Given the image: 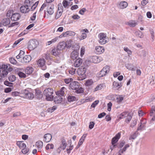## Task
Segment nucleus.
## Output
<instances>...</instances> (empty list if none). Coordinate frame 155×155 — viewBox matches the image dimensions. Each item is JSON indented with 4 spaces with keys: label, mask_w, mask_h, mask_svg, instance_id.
I'll return each instance as SVG.
<instances>
[{
    "label": "nucleus",
    "mask_w": 155,
    "mask_h": 155,
    "mask_svg": "<svg viewBox=\"0 0 155 155\" xmlns=\"http://www.w3.org/2000/svg\"><path fill=\"white\" fill-rule=\"evenodd\" d=\"M18 75L21 78H25L26 75L25 74L22 72H19L18 73Z\"/></svg>",
    "instance_id": "nucleus-52"
},
{
    "label": "nucleus",
    "mask_w": 155,
    "mask_h": 155,
    "mask_svg": "<svg viewBox=\"0 0 155 155\" xmlns=\"http://www.w3.org/2000/svg\"><path fill=\"white\" fill-rule=\"evenodd\" d=\"M93 83V81L91 79L87 80L85 83V85L87 86H89L91 85Z\"/></svg>",
    "instance_id": "nucleus-40"
},
{
    "label": "nucleus",
    "mask_w": 155,
    "mask_h": 155,
    "mask_svg": "<svg viewBox=\"0 0 155 155\" xmlns=\"http://www.w3.org/2000/svg\"><path fill=\"white\" fill-rule=\"evenodd\" d=\"M21 16L20 13H16L12 14L10 18L12 21H16L19 20Z\"/></svg>",
    "instance_id": "nucleus-11"
},
{
    "label": "nucleus",
    "mask_w": 155,
    "mask_h": 155,
    "mask_svg": "<svg viewBox=\"0 0 155 155\" xmlns=\"http://www.w3.org/2000/svg\"><path fill=\"white\" fill-rule=\"evenodd\" d=\"M24 94L25 97L30 100H32L34 97V94L26 90H25L24 91Z\"/></svg>",
    "instance_id": "nucleus-8"
},
{
    "label": "nucleus",
    "mask_w": 155,
    "mask_h": 155,
    "mask_svg": "<svg viewBox=\"0 0 155 155\" xmlns=\"http://www.w3.org/2000/svg\"><path fill=\"white\" fill-rule=\"evenodd\" d=\"M52 52L53 55L56 56L58 55L60 52V50L57 47L53 49Z\"/></svg>",
    "instance_id": "nucleus-24"
},
{
    "label": "nucleus",
    "mask_w": 155,
    "mask_h": 155,
    "mask_svg": "<svg viewBox=\"0 0 155 155\" xmlns=\"http://www.w3.org/2000/svg\"><path fill=\"white\" fill-rule=\"evenodd\" d=\"M2 22L4 26H6L10 24V20L9 18H5L2 20Z\"/></svg>",
    "instance_id": "nucleus-26"
},
{
    "label": "nucleus",
    "mask_w": 155,
    "mask_h": 155,
    "mask_svg": "<svg viewBox=\"0 0 155 155\" xmlns=\"http://www.w3.org/2000/svg\"><path fill=\"white\" fill-rule=\"evenodd\" d=\"M9 60L10 63L13 64H16L17 62L16 60L13 58H11Z\"/></svg>",
    "instance_id": "nucleus-62"
},
{
    "label": "nucleus",
    "mask_w": 155,
    "mask_h": 155,
    "mask_svg": "<svg viewBox=\"0 0 155 155\" xmlns=\"http://www.w3.org/2000/svg\"><path fill=\"white\" fill-rule=\"evenodd\" d=\"M19 24V22H16L12 23L8 26L9 28L13 27L15 25H18Z\"/></svg>",
    "instance_id": "nucleus-61"
},
{
    "label": "nucleus",
    "mask_w": 155,
    "mask_h": 155,
    "mask_svg": "<svg viewBox=\"0 0 155 155\" xmlns=\"http://www.w3.org/2000/svg\"><path fill=\"white\" fill-rule=\"evenodd\" d=\"M32 3L29 0H25L24 2L25 5L29 8L31 6Z\"/></svg>",
    "instance_id": "nucleus-37"
},
{
    "label": "nucleus",
    "mask_w": 155,
    "mask_h": 155,
    "mask_svg": "<svg viewBox=\"0 0 155 155\" xmlns=\"http://www.w3.org/2000/svg\"><path fill=\"white\" fill-rule=\"evenodd\" d=\"M43 143L40 140L37 141L36 143V145L38 149H41L43 147Z\"/></svg>",
    "instance_id": "nucleus-29"
},
{
    "label": "nucleus",
    "mask_w": 155,
    "mask_h": 155,
    "mask_svg": "<svg viewBox=\"0 0 155 155\" xmlns=\"http://www.w3.org/2000/svg\"><path fill=\"white\" fill-rule=\"evenodd\" d=\"M76 99V98L74 96H71L69 95L68 97V100L69 102H71L75 101Z\"/></svg>",
    "instance_id": "nucleus-39"
},
{
    "label": "nucleus",
    "mask_w": 155,
    "mask_h": 155,
    "mask_svg": "<svg viewBox=\"0 0 155 155\" xmlns=\"http://www.w3.org/2000/svg\"><path fill=\"white\" fill-rule=\"evenodd\" d=\"M98 37L99 38V42L102 45L106 43L107 41L106 40V35L105 33H101L98 35Z\"/></svg>",
    "instance_id": "nucleus-3"
},
{
    "label": "nucleus",
    "mask_w": 155,
    "mask_h": 155,
    "mask_svg": "<svg viewBox=\"0 0 155 155\" xmlns=\"http://www.w3.org/2000/svg\"><path fill=\"white\" fill-rule=\"evenodd\" d=\"M62 101V98L61 96L57 95L54 98V101L56 104H60Z\"/></svg>",
    "instance_id": "nucleus-18"
},
{
    "label": "nucleus",
    "mask_w": 155,
    "mask_h": 155,
    "mask_svg": "<svg viewBox=\"0 0 155 155\" xmlns=\"http://www.w3.org/2000/svg\"><path fill=\"white\" fill-rule=\"evenodd\" d=\"M95 52L97 54L102 53L104 51V48L102 46H97L95 48Z\"/></svg>",
    "instance_id": "nucleus-12"
},
{
    "label": "nucleus",
    "mask_w": 155,
    "mask_h": 155,
    "mask_svg": "<svg viewBox=\"0 0 155 155\" xmlns=\"http://www.w3.org/2000/svg\"><path fill=\"white\" fill-rule=\"evenodd\" d=\"M82 63V59L78 58L77 59L74 63V65L75 67H79Z\"/></svg>",
    "instance_id": "nucleus-22"
},
{
    "label": "nucleus",
    "mask_w": 155,
    "mask_h": 155,
    "mask_svg": "<svg viewBox=\"0 0 155 155\" xmlns=\"http://www.w3.org/2000/svg\"><path fill=\"white\" fill-rule=\"evenodd\" d=\"M65 37H68L71 36H74L75 33L74 32L71 31H67L64 32Z\"/></svg>",
    "instance_id": "nucleus-28"
},
{
    "label": "nucleus",
    "mask_w": 155,
    "mask_h": 155,
    "mask_svg": "<svg viewBox=\"0 0 155 155\" xmlns=\"http://www.w3.org/2000/svg\"><path fill=\"white\" fill-rule=\"evenodd\" d=\"M57 108L56 106H54L52 107H50L48 109V112L52 113Z\"/></svg>",
    "instance_id": "nucleus-41"
},
{
    "label": "nucleus",
    "mask_w": 155,
    "mask_h": 155,
    "mask_svg": "<svg viewBox=\"0 0 155 155\" xmlns=\"http://www.w3.org/2000/svg\"><path fill=\"white\" fill-rule=\"evenodd\" d=\"M99 102L98 100H96L91 105V107L94 108Z\"/></svg>",
    "instance_id": "nucleus-56"
},
{
    "label": "nucleus",
    "mask_w": 155,
    "mask_h": 155,
    "mask_svg": "<svg viewBox=\"0 0 155 155\" xmlns=\"http://www.w3.org/2000/svg\"><path fill=\"white\" fill-rule=\"evenodd\" d=\"M54 146L53 144H48L46 147V149L48 150L49 149H53L54 148Z\"/></svg>",
    "instance_id": "nucleus-49"
},
{
    "label": "nucleus",
    "mask_w": 155,
    "mask_h": 155,
    "mask_svg": "<svg viewBox=\"0 0 155 155\" xmlns=\"http://www.w3.org/2000/svg\"><path fill=\"white\" fill-rule=\"evenodd\" d=\"M95 124V123L93 121H91L90 122L89 126V128L90 129H92L94 127Z\"/></svg>",
    "instance_id": "nucleus-57"
},
{
    "label": "nucleus",
    "mask_w": 155,
    "mask_h": 155,
    "mask_svg": "<svg viewBox=\"0 0 155 155\" xmlns=\"http://www.w3.org/2000/svg\"><path fill=\"white\" fill-rule=\"evenodd\" d=\"M142 124H139V126L137 128V130H142L145 129L146 126L144 125H142Z\"/></svg>",
    "instance_id": "nucleus-38"
},
{
    "label": "nucleus",
    "mask_w": 155,
    "mask_h": 155,
    "mask_svg": "<svg viewBox=\"0 0 155 155\" xmlns=\"http://www.w3.org/2000/svg\"><path fill=\"white\" fill-rule=\"evenodd\" d=\"M102 61V58L97 56H94L90 57L89 61L94 63L100 62Z\"/></svg>",
    "instance_id": "nucleus-6"
},
{
    "label": "nucleus",
    "mask_w": 155,
    "mask_h": 155,
    "mask_svg": "<svg viewBox=\"0 0 155 155\" xmlns=\"http://www.w3.org/2000/svg\"><path fill=\"white\" fill-rule=\"evenodd\" d=\"M51 138V135L49 134H47L44 135L43 141L46 142H48L50 141Z\"/></svg>",
    "instance_id": "nucleus-15"
},
{
    "label": "nucleus",
    "mask_w": 155,
    "mask_h": 155,
    "mask_svg": "<svg viewBox=\"0 0 155 155\" xmlns=\"http://www.w3.org/2000/svg\"><path fill=\"white\" fill-rule=\"evenodd\" d=\"M124 50L126 51L129 55H131V51L127 47H124Z\"/></svg>",
    "instance_id": "nucleus-58"
},
{
    "label": "nucleus",
    "mask_w": 155,
    "mask_h": 155,
    "mask_svg": "<svg viewBox=\"0 0 155 155\" xmlns=\"http://www.w3.org/2000/svg\"><path fill=\"white\" fill-rule=\"evenodd\" d=\"M66 88L64 87H62L59 91L56 92V94L57 95L61 96H64V91Z\"/></svg>",
    "instance_id": "nucleus-20"
},
{
    "label": "nucleus",
    "mask_w": 155,
    "mask_h": 155,
    "mask_svg": "<svg viewBox=\"0 0 155 155\" xmlns=\"http://www.w3.org/2000/svg\"><path fill=\"white\" fill-rule=\"evenodd\" d=\"M122 86V85L120 83H118L116 81H114L113 83V87L117 90H119Z\"/></svg>",
    "instance_id": "nucleus-21"
},
{
    "label": "nucleus",
    "mask_w": 155,
    "mask_h": 155,
    "mask_svg": "<svg viewBox=\"0 0 155 155\" xmlns=\"http://www.w3.org/2000/svg\"><path fill=\"white\" fill-rule=\"evenodd\" d=\"M125 143V141L124 140L120 141L117 144V148L121 149L124 145Z\"/></svg>",
    "instance_id": "nucleus-32"
},
{
    "label": "nucleus",
    "mask_w": 155,
    "mask_h": 155,
    "mask_svg": "<svg viewBox=\"0 0 155 155\" xmlns=\"http://www.w3.org/2000/svg\"><path fill=\"white\" fill-rule=\"evenodd\" d=\"M4 84L5 85L9 87L12 86L13 84L12 83L8 81H5L4 82Z\"/></svg>",
    "instance_id": "nucleus-59"
},
{
    "label": "nucleus",
    "mask_w": 155,
    "mask_h": 155,
    "mask_svg": "<svg viewBox=\"0 0 155 155\" xmlns=\"http://www.w3.org/2000/svg\"><path fill=\"white\" fill-rule=\"evenodd\" d=\"M116 99L117 103L118 104H120L122 102V101L124 99V97L122 95H119L118 97H117Z\"/></svg>",
    "instance_id": "nucleus-34"
},
{
    "label": "nucleus",
    "mask_w": 155,
    "mask_h": 155,
    "mask_svg": "<svg viewBox=\"0 0 155 155\" xmlns=\"http://www.w3.org/2000/svg\"><path fill=\"white\" fill-rule=\"evenodd\" d=\"M129 114L127 112H124L120 114L119 118L120 119L124 118L128 116Z\"/></svg>",
    "instance_id": "nucleus-33"
},
{
    "label": "nucleus",
    "mask_w": 155,
    "mask_h": 155,
    "mask_svg": "<svg viewBox=\"0 0 155 155\" xmlns=\"http://www.w3.org/2000/svg\"><path fill=\"white\" fill-rule=\"evenodd\" d=\"M31 57L29 55L25 56L23 58L24 63H27L29 62L31 60Z\"/></svg>",
    "instance_id": "nucleus-25"
},
{
    "label": "nucleus",
    "mask_w": 155,
    "mask_h": 155,
    "mask_svg": "<svg viewBox=\"0 0 155 155\" xmlns=\"http://www.w3.org/2000/svg\"><path fill=\"white\" fill-rule=\"evenodd\" d=\"M135 35L136 36L141 38H143V33L140 30L136 31L135 32Z\"/></svg>",
    "instance_id": "nucleus-35"
},
{
    "label": "nucleus",
    "mask_w": 155,
    "mask_h": 155,
    "mask_svg": "<svg viewBox=\"0 0 155 155\" xmlns=\"http://www.w3.org/2000/svg\"><path fill=\"white\" fill-rule=\"evenodd\" d=\"M70 87L71 89L76 90L79 88V84L78 81H73L70 83Z\"/></svg>",
    "instance_id": "nucleus-9"
},
{
    "label": "nucleus",
    "mask_w": 155,
    "mask_h": 155,
    "mask_svg": "<svg viewBox=\"0 0 155 155\" xmlns=\"http://www.w3.org/2000/svg\"><path fill=\"white\" fill-rule=\"evenodd\" d=\"M67 43L68 42H67ZM67 45V43H66L64 41L61 42L59 43L57 48L61 51L64 49Z\"/></svg>",
    "instance_id": "nucleus-14"
},
{
    "label": "nucleus",
    "mask_w": 155,
    "mask_h": 155,
    "mask_svg": "<svg viewBox=\"0 0 155 155\" xmlns=\"http://www.w3.org/2000/svg\"><path fill=\"white\" fill-rule=\"evenodd\" d=\"M21 12L23 13L28 12L30 11L29 8L25 5H23L20 8Z\"/></svg>",
    "instance_id": "nucleus-17"
},
{
    "label": "nucleus",
    "mask_w": 155,
    "mask_h": 155,
    "mask_svg": "<svg viewBox=\"0 0 155 155\" xmlns=\"http://www.w3.org/2000/svg\"><path fill=\"white\" fill-rule=\"evenodd\" d=\"M121 136L120 132H119L115 135V136L113 137L111 141V144H114L116 143L118 141L119 139L120 138Z\"/></svg>",
    "instance_id": "nucleus-10"
},
{
    "label": "nucleus",
    "mask_w": 155,
    "mask_h": 155,
    "mask_svg": "<svg viewBox=\"0 0 155 155\" xmlns=\"http://www.w3.org/2000/svg\"><path fill=\"white\" fill-rule=\"evenodd\" d=\"M73 80V79L72 78H68L65 79L64 80V82L66 84H69Z\"/></svg>",
    "instance_id": "nucleus-53"
},
{
    "label": "nucleus",
    "mask_w": 155,
    "mask_h": 155,
    "mask_svg": "<svg viewBox=\"0 0 155 155\" xmlns=\"http://www.w3.org/2000/svg\"><path fill=\"white\" fill-rule=\"evenodd\" d=\"M86 10L85 8H83L79 11V13L81 15H83L84 12H86Z\"/></svg>",
    "instance_id": "nucleus-63"
},
{
    "label": "nucleus",
    "mask_w": 155,
    "mask_h": 155,
    "mask_svg": "<svg viewBox=\"0 0 155 155\" xmlns=\"http://www.w3.org/2000/svg\"><path fill=\"white\" fill-rule=\"evenodd\" d=\"M54 6L53 4H51L48 6L47 11L49 15H51L54 13Z\"/></svg>",
    "instance_id": "nucleus-16"
},
{
    "label": "nucleus",
    "mask_w": 155,
    "mask_h": 155,
    "mask_svg": "<svg viewBox=\"0 0 155 155\" xmlns=\"http://www.w3.org/2000/svg\"><path fill=\"white\" fill-rule=\"evenodd\" d=\"M63 12V11L58 10L57 14L55 16V18L57 19L60 18L61 15Z\"/></svg>",
    "instance_id": "nucleus-47"
},
{
    "label": "nucleus",
    "mask_w": 155,
    "mask_h": 155,
    "mask_svg": "<svg viewBox=\"0 0 155 155\" xmlns=\"http://www.w3.org/2000/svg\"><path fill=\"white\" fill-rule=\"evenodd\" d=\"M127 3L125 1H122L120 3V6L121 9L125 8L127 7Z\"/></svg>",
    "instance_id": "nucleus-30"
},
{
    "label": "nucleus",
    "mask_w": 155,
    "mask_h": 155,
    "mask_svg": "<svg viewBox=\"0 0 155 155\" xmlns=\"http://www.w3.org/2000/svg\"><path fill=\"white\" fill-rule=\"evenodd\" d=\"M71 57L72 59L74 60L77 58L78 57V55L76 52H74V53H73L71 54Z\"/></svg>",
    "instance_id": "nucleus-55"
},
{
    "label": "nucleus",
    "mask_w": 155,
    "mask_h": 155,
    "mask_svg": "<svg viewBox=\"0 0 155 155\" xmlns=\"http://www.w3.org/2000/svg\"><path fill=\"white\" fill-rule=\"evenodd\" d=\"M76 92L77 94L82 93L84 92V89L82 87L78 88V89L76 90Z\"/></svg>",
    "instance_id": "nucleus-51"
},
{
    "label": "nucleus",
    "mask_w": 155,
    "mask_h": 155,
    "mask_svg": "<svg viewBox=\"0 0 155 155\" xmlns=\"http://www.w3.org/2000/svg\"><path fill=\"white\" fill-rule=\"evenodd\" d=\"M37 64L43 70H45L47 67L45 65V60L44 59H40L37 61Z\"/></svg>",
    "instance_id": "nucleus-7"
},
{
    "label": "nucleus",
    "mask_w": 155,
    "mask_h": 155,
    "mask_svg": "<svg viewBox=\"0 0 155 155\" xmlns=\"http://www.w3.org/2000/svg\"><path fill=\"white\" fill-rule=\"evenodd\" d=\"M116 96L117 95L115 94H111L108 96L107 97L108 99L110 100H114Z\"/></svg>",
    "instance_id": "nucleus-45"
},
{
    "label": "nucleus",
    "mask_w": 155,
    "mask_h": 155,
    "mask_svg": "<svg viewBox=\"0 0 155 155\" xmlns=\"http://www.w3.org/2000/svg\"><path fill=\"white\" fill-rule=\"evenodd\" d=\"M103 84H101L98 85L95 88V91H96L98 90H101L103 87Z\"/></svg>",
    "instance_id": "nucleus-50"
},
{
    "label": "nucleus",
    "mask_w": 155,
    "mask_h": 155,
    "mask_svg": "<svg viewBox=\"0 0 155 155\" xmlns=\"http://www.w3.org/2000/svg\"><path fill=\"white\" fill-rule=\"evenodd\" d=\"M127 24L131 27H134L137 25V23L134 20H131L127 22Z\"/></svg>",
    "instance_id": "nucleus-31"
},
{
    "label": "nucleus",
    "mask_w": 155,
    "mask_h": 155,
    "mask_svg": "<svg viewBox=\"0 0 155 155\" xmlns=\"http://www.w3.org/2000/svg\"><path fill=\"white\" fill-rule=\"evenodd\" d=\"M35 92V97L39 99H41L43 97V94L41 91L40 90H36Z\"/></svg>",
    "instance_id": "nucleus-23"
},
{
    "label": "nucleus",
    "mask_w": 155,
    "mask_h": 155,
    "mask_svg": "<svg viewBox=\"0 0 155 155\" xmlns=\"http://www.w3.org/2000/svg\"><path fill=\"white\" fill-rule=\"evenodd\" d=\"M8 79L10 82H14L16 80V77L13 75H12L8 77Z\"/></svg>",
    "instance_id": "nucleus-42"
},
{
    "label": "nucleus",
    "mask_w": 155,
    "mask_h": 155,
    "mask_svg": "<svg viewBox=\"0 0 155 155\" xmlns=\"http://www.w3.org/2000/svg\"><path fill=\"white\" fill-rule=\"evenodd\" d=\"M81 32L82 33V34L80 36V40H82L85 39L87 37V35L85 32L88 33V30L87 29H85L81 30Z\"/></svg>",
    "instance_id": "nucleus-13"
},
{
    "label": "nucleus",
    "mask_w": 155,
    "mask_h": 155,
    "mask_svg": "<svg viewBox=\"0 0 155 155\" xmlns=\"http://www.w3.org/2000/svg\"><path fill=\"white\" fill-rule=\"evenodd\" d=\"M86 68L83 66H81L78 68L77 71V73L79 75L82 77L81 79H80V80H83L86 78Z\"/></svg>",
    "instance_id": "nucleus-2"
},
{
    "label": "nucleus",
    "mask_w": 155,
    "mask_h": 155,
    "mask_svg": "<svg viewBox=\"0 0 155 155\" xmlns=\"http://www.w3.org/2000/svg\"><path fill=\"white\" fill-rule=\"evenodd\" d=\"M62 4L64 8H66L69 5L68 1L66 0H64L62 2Z\"/></svg>",
    "instance_id": "nucleus-60"
},
{
    "label": "nucleus",
    "mask_w": 155,
    "mask_h": 155,
    "mask_svg": "<svg viewBox=\"0 0 155 155\" xmlns=\"http://www.w3.org/2000/svg\"><path fill=\"white\" fill-rule=\"evenodd\" d=\"M8 74V71L6 70H2V73L0 74L1 78L5 77Z\"/></svg>",
    "instance_id": "nucleus-43"
},
{
    "label": "nucleus",
    "mask_w": 155,
    "mask_h": 155,
    "mask_svg": "<svg viewBox=\"0 0 155 155\" xmlns=\"http://www.w3.org/2000/svg\"><path fill=\"white\" fill-rule=\"evenodd\" d=\"M58 11H63L64 8L61 3H59L58 5Z\"/></svg>",
    "instance_id": "nucleus-54"
},
{
    "label": "nucleus",
    "mask_w": 155,
    "mask_h": 155,
    "mask_svg": "<svg viewBox=\"0 0 155 155\" xmlns=\"http://www.w3.org/2000/svg\"><path fill=\"white\" fill-rule=\"evenodd\" d=\"M38 43V41L36 40L30 41L28 43V48L30 50L34 49L37 47Z\"/></svg>",
    "instance_id": "nucleus-4"
},
{
    "label": "nucleus",
    "mask_w": 155,
    "mask_h": 155,
    "mask_svg": "<svg viewBox=\"0 0 155 155\" xmlns=\"http://www.w3.org/2000/svg\"><path fill=\"white\" fill-rule=\"evenodd\" d=\"M61 143H62L61 145L63 150H64L65 149L67 145L65 140L64 138L62 139L61 140Z\"/></svg>",
    "instance_id": "nucleus-36"
},
{
    "label": "nucleus",
    "mask_w": 155,
    "mask_h": 155,
    "mask_svg": "<svg viewBox=\"0 0 155 155\" xmlns=\"http://www.w3.org/2000/svg\"><path fill=\"white\" fill-rule=\"evenodd\" d=\"M44 95L46 97V99L48 101H52L54 97L53 95L54 93L53 90L51 88H48L45 89L44 92Z\"/></svg>",
    "instance_id": "nucleus-1"
},
{
    "label": "nucleus",
    "mask_w": 155,
    "mask_h": 155,
    "mask_svg": "<svg viewBox=\"0 0 155 155\" xmlns=\"http://www.w3.org/2000/svg\"><path fill=\"white\" fill-rule=\"evenodd\" d=\"M127 118L125 120V122L127 123H128L132 119V117L129 114L128 116H127Z\"/></svg>",
    "instance_id": "nucleus-48"
},
{
    "label": "nucleus",
    "mask_w": 155,
    "mask_h": 155,
    "mask_svg": "<svg viewBox=\"0 0 155 155\" xmlns=\"http://www.w3.org/2000/svg\"><path fill=\"white\" fill-rule=\"evenodd\" d=\"M34 71L33 68L31 66L27 67L25 70V73L28 75L31 74Z\"/></svg>",
    "instance_id": "nucleus-19"
},
{
    "label": "nucleus",
    "mask_w": 155,
    "mask_h": 155,
    "mask_svg": "<svg viewBox=\"0 0 155 155\" xmlns=\"http://www.w3.org/2000/svg\"><path fill=\"white\" fill-rule=\"evenodd\" d=\"M137 136V132H135L132 135H131L129 137V140H131L132 139L134 140L136 138V137Z\"/></svg>",
    "instance_id": "nucleus-44"
},
{
    "label": "nucleus",
    "mask_w": 155,
    "mask_h": 155,
    "mask_svg": "<svg viewBox=\"0 0 155 155\" xmlns=\"http://www.w3.org/2000/svg\"><path fill=\"white\" fill-rule=\"evenodd\" d=\"M29 150V149L25 148L22 149V152L23 154H25L28 152Z\"/></svg>",
    "instance_id": "nucleus-64"
},
{
    "label": "nucleus",
    "mask_w": 155,
    "mask_h": 155,
    "mask_svg": "<svg viewBox=\"0 0 155 155\" xmlns=\"http://www.w3.org/2000/svg\"><path fill=\"white\" fill-rule=\"evenodd\" d=\"M110 70V68L109 66L107 65L105 66L100 71L99 74V77H101L104 76L109 72Z\"/></svg>",
    "instance_id": "nucleus-5"
},
{
    "label": "nucleus",
    "mask_w": 155,
    "mask_h": 155,
    "mask_svg": "<svg viewBox=\"0 0 155 155\" xmlns=\"http://www.w3.org/2000/svg\"><path fill=\"white\" fill-rule=\"evenodd\" d=\"M24 54L25 52L24 51L22 50H21L19 54L16 56V58L17 59H19L21 58L22 57V56Z\"/></svg>",
    "instance_id": "nucleus-46"
},
{
    "label": "nucleus",
    "mask_w": 155,
    "mask_h": 155,
    "mask_svg": "<svg viewBox=\"0 0 155 155\" xmlns=\"http://www.w3.org/2000/svg\"><path fill=\"white\" fill-rule=\"evenodd\" d=\"M126 67L129 70L135 71L136 68L131 64H128L125 65Z\"/></svg>",
    "instance_id": "nucleus-27"
}]
</instances>
